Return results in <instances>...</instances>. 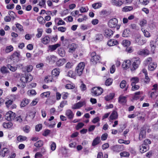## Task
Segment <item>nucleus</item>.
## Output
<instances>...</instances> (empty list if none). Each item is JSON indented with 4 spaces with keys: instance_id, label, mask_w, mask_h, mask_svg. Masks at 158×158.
Listing matches in <instances>:
<instances>
[{
    "instance_id": "obj_1",
    "label": "nucleus",
    "mask_w": 158,
    "mask_h": 158,
    "mask_svg": "<svg viewBox=\"0 0 158 158\" xmlns=\"http://www.w3.org/2000/svg\"><path fill=\"white\" fill-rule=\"evenodd\" d=\"M118 20L117 19L114 18L111 19L108 23V25L109 27L111 28H114L116 27L117 29L118 30L120 27L119 26L117 25Z\"/></svg>"
},
{
    "instance_id": "obj_2",
    "label": "nucleus",
    "mask_w": 158,
    "mask_h": 158,
    "mask_svg": "<svg viewBox=\"0 0 158 158\" xmlns=\"http://www.w3.org/2000/svg\"><path fill=\"white\" fill-rule=\"evenodd\" d=\"M91 61L92 63L95 64L97 63L100 62V60L101 59L99 56L96 55V53L95 52H93L91 53Z\"/></svg>"
},
{
    "instance_id": "obj_3",
    "label": "nucleus",
    "mask_w": 158,
    "mask_h": 158,
    "mask_svg": "<svg viewBox=\"0 0 158 158\" xmlns=\"http://www.w3.org/2000/svg\"><path fill=\"white\" fill-rule=\"evenodd\" d=\"M132 60L134 61V62L132 66L131 67V70L132 71L137 69L140 63V60L138 57L134 58Z\"/></svg>"
},
{
    "instance_id": "obj_4",
    "label": "nucleus",
    "mask_w": 158,
    "mask_h": 158,
    "mask_svg": "<svg viewBox=\"0 0 158 158\" xmlns=\"http://www.w3.org/2000/svg\"><path fill=\"white\" fill-rule=\"evenodd\" d=\"M85 66L84 63L81 62L76 67L75 71L77 72L78 76H80L82 74Z\"/></svg>"
},
{
    "instance_id": "obj_5",
    "label": "nucleus",
    "mask_w": 158,
    "mask_h": 158,
    "mask_svg": "<svg viewBox=\"0 0 158 158\" xmlns=\"http://www.w3.org/2000/svg\"><path fill=\"white\" fill-rule=\"evenodd\" d=\"M103 92V89L100 87H94L92 89V93L93 95L98 96L101 95Z\"/></svg>"
},
{
    "instance_id": "obj_6",
    "label": "nucleus",
    "mask_w": 158,
    "mask_h": 158,
    "mask_svg": "<svg viewBox=\"0 0 158 158\" xmlns=\"http://www.w3.org/2000/svg\"><path fill=\"white\" fill-rule=\"evenodd\" d=\"M5 116L7 120L10 121L14 120L16 115L15 113L9 111L6 114Z\"/></svg>"
},
{
    "instance_id": "obj_7",
    "label": "nucleus",
    "mask_w": 158,
    "mask_h": 158,
    "mask_svg": "<svg viewBox=\"0 0 158 158\" xmlns=\"http://www.w3.org/2000/svg\"><path fill=\"white\" fill-rule=\"evenodd\" d=\"M20 56V52L16 51L10 56V59L14 62H16L19 60Z\"/></svg>"
},
{
    "instance_id": "obj_8",
    "label": "nucleus",
    "mask_w": 158,
    "mask_h": 158,
    "mask_svg": "<svg viewBox=\"0 0 158 158\" xmlns=\"http://www.w3.org/2000/svg\"><path fill=\"white\" fill-rule=\"evenodd\" d=\"M47 61H48L51 64H54L57 60V58L54 55H50L47 56L46 58Z\"/></svg>"
},
{
    "instance_id": "obj_9",
    "label": "nucleus",
    "mask_w": 158,
    "mask_h": 158,
    "mask_svg": "<svg viewBox=\"0 0 158 158\" xmlns=\"http://www.w3.org/2000/svg\"><path fill=\"white\" fill-rule=\"evenodd\" d=\"M86 104L85 101L79 102L76 104H74L72 106V108L73 109H78L83 106Z\"/></svg>"
},
{
    "instance_id": "obj_10",
    "label": "nucleus",
    "mask_w": 158,
    "mask_h": 158,
    "mask_svg": "<svg viewBox=\"0 0 158 158\" xmlns=\"http://www.w3.org/2000/svg\"><path fill=\"white\" fill-rule=\"evenodd\" d=\"M137 54L142 56H146L149 54L150 51L146 48L141 49L138 51Z\"/></svg>"
},
{
    "instance_id": "obj_11",
    "label": "nucleus",
    "mask_w": 158,
    "mask_h": 158,
    "mask_svg": "<svg viewBox=\"0 0 158 158\" xmlns=\"http://www.w3.org/2000/svg\"><path fill=\"white\" fill-rule=\"evenodd\" d=\"M111 149L114 152H119L123 150V145H116L112 147Z\"/></svg>"
},
{
    "instance_id": "obj_12",
    "label": "nucleus",
    "mask_w": 158,
    "mask_h": 158,
    "mask_svg": "<svg viewBox=\"0 0 158 158\" xmlns=\"http://www.w3.org/2000/svg\"><path fill=\"white\" fill-rule=\"evenodd\" d=\"M118 118V114L117 112L114 110L112 112L109 117L110 121L111 122V120L116 119Z\"/></svg>"
},
{
    "instance_id": "obj_13",
    "label": "nucleus",
    "mask_w": 158,
    "mask_h": 158,
    "mask_svg": "<svg viewBox=\"0 0 158 158\" xmlns=\"http://www.w3.org/2000/svg\"><path fill=\"white\" fill-rule=\"evenodd\" d=\"M131 62L130 60H125L122 65V67L124 69H127L129 68L131 65Z\"/></svg>"
},
{
    "instance_id": "obj_14",
    "label": "nucleus",
    "mask_w": 158,
    "mask_h": 158,
    "mask_svg": "<svg viewBox=\"0 0 158 158\" xmlns=\"http://www.w3.org/2000/svg\"><path fill=\"white\" fill-rule=\"evenodd\" d=\"M9 151L8 149L6 148H4L2 150H1L0 152V156L4 157L5 156H6V155L8 154Z\"/></svg>"
},
{
    "instance_id": "obj_15",
    "label": "nucleus",
    "mask_w": 158,
    "mask_h": 158,
    "mask_svg": "<svg viewBox=\"0 0 158 158\" xmlns=\"http://www.w3.org/2000/svg\"><path fill=\"white\" fill-rule=\"evenodd\" d=\"M65 115L69 119H72L74 116V114L72 111L69 109L66 110Z\"/></svg>"
},
{
    "instance_id": "obj_16",
    "label": "nucleus",
    "mask_w": 158,
    "mask_h": 158,
    "mask_svg": "<svg viewBox=\"0 0 158 158\" xmlns=\"http://www.w3.org/2000/svg\"><path fill=\"white\" fill-rule=\"evenodd\" d=\"M113 34L112 30L110 29H106L104 31V35L106 37H110Z\"/></svg>"
},
{
    "instance_id": "obj_17",
    "label": "nucleus",
    "mask_w": 158,
    "mask_h": 158,
    "mask_svg": "<svg viewBox=\"0 0 158 158\" xmlns=\"http://www.w3.org/2000/svg\"><path fill=\"white\" fill-rule=\"evenodd\" d=\"M56 61V65L58 66H60L65 64L66 62V60L64 58H62L59 59Z\"/></svg>"
},
{
    "instance_id": "obj_18",
    "label": "nucleus",
    "mask_w": 158,
    "mask_h": 158,
    "mask_svg": "<svg viewBox=\"0 0 158 158\" xmlns=\"http://www.w3.org/2000/svg\"><path fill=\"white\" fill-rule=\"evenodd\" d=\"M157 67V64L155 62H151L148 65V69L151 71L154 70Z\"/></svg>"
},
{
    "instance_id": "obj_19",
    "label": "nucleus",
    "mask_w": 158,
    "mask_h": 158,
    "mask_svg": "<svg viewBox=\"0 0 158 158\" xmlns=\"http://www.w3.org/2000/svg\"><path fill=\"white\" fill-rule=\"evenodd\" d=\"M50 41V38L48 36H45L41 39V42L44 44H47Z\"/></svg>"
},
{
    "instance_id": "obj_20",
    "label": "nucleus",
    "mask_w": 158,
    "mask_h": 158,
    "mask_svg": "<svg viewBox=\"0 0 158 158\" xmlns=\"http://www.w3.org/2000/svg\"><path fill=\"white\" fill-rule=\"evenodd\" d=\"M146 146L147 145L143 144L140 146V151L141 153H143L145 152L149 149V148Z\"/></svg>"
},
{
    "instance_id": "obj_21",
    "label": "nucleus",
    "mask_w": 158,
    "mask_h": 158,
    "mask_svg": "<svg viewBox=\"0 0 158 158\" xmlns=\"http://www.w3.org/2000/svg\"><path fill=\"white\" fill-rule=\"evenodd\" d=\"M69 52H72L75 51V49L77 48V45L73 43L69 45Z\"/></svg>"
},
{
    "instance_id": "obj_22",
    "label": "nucleus",
    "mask_w": 158,
    "mask_h": 158,
    "mask_svg": "<svg viewBox=\"0 0 158 158\" xmlns=\"http://www.w3.org/2000/svg\"><path fill=\"white\" fill-rule=\"evenodd\" d=\"M145 137V131L143 128H142L141 131L139 133V139L140 140H142L143 138Z\"/></svg>"
},
{
    "instance_id": "obj_23",
    "label": "nucleus",
    "mask_w": 158,
    "mask_h": 158,
    "mask_svg": "<svg viewBox=\"0 0 158 158\" xmlns=\"http://www.w3.org/2000/svg\"><path fill=\"white\" fill-rule=\"evenodd\" d=\"M60 46V44L58 43L54 45H50L48 47L51 51L52 52L55 50L57 48Z\"/></svg>"
},
{
    "instance_id": "obj_24",
    "label": "nucleus",
    "mask_w": 158,
    "mask_h": 158,
    "mask_svg": "<svg viewBox=\"0 0 158 158\" xmlns=\"http://www.w3.org/2000/svg\"><path fill=\"white\" fill-rule=\"evenodd\" d=\"M59 55L61 57H64L65 55V52L64 49L61 48H60L57 50Z\"/></svg>"
},
{
    "instance_id": "obj_25",
    "label": "nucleus",
    "mask_w": 158,
    "mask_h": 158,
    "mask_svg": "<svg viewBox=\"0 0 158 158\" xmlns=\"http://www.w3.org/2000/svg\"><path fill=\"white\" fill-rule=\"evenodd\" d=\"M118 44V42L117 40L112 39L109 40L107 43L108 45L109 46H113Z\"/></svg>"
},
{
    "instance_id": "obj_26",
    "label": "nucleus",
    "mask_w": 158,
    "mask_h": 158,
    "mask_svg": "<svg viewBox=\"0 0 158 158\" xmlns=\"http://www.w3.org/2000/svg\"><path fill=\"white\" fill-rule=\"evenodd\" d=\"M100 142V137L98 136L97 137L93 140L92 143V145L93 146H95L99 144Z\"/></svg>"
},
{
    "instance_id": "obj_27",
    "label": "nucleus",
    "mask_w": 158,
    "mask_h": 158,
    "mask_svg": "<svg viewBox=\"0 0 158 158\" xmlns=\"http://www.w3.org/2000/svg\"><path fill=\"white\" fill-rule=\"evenodd\" d=\"M131 85H135L136 83L139 82V79L138 77H135L131 78Z\"/></svg>"
},
{
    "instance_id": "obj_28",
    "label": "nucleus",
    "mask_w": 158,
    "mask_h": 158,
    "mask_svg": "<svg viewBox=\"0 0 158 158\" xmlns=\"http://www.w3.org/2000/svg\"><path fill=\"white\" fill-rule=\"evenodd\" d=\"M126 97L125 96H120L119 98L118 102L120 103H125L126 102Z\"/></svg>"
},
{
    "instance_id": "obj_29",
    "label": "nucleus",
    "mask_w": 158,
    "mask_h": 158,
    "mask_svg": "<svg viewBox=\"0 0 158 158\" xmlns=\"http://www.w3.org/2000/svg\"><path fill=\"white\" fill-rule=\"evenodd\" d=\"M143 94V92H142L140 91L138 92L135 93V95L134 97L133 98V99L135 100H137L139 98V95Z\"/></svg>"
},
{
    "instance_id": "obj_30",
    "label": "nucleus",
    "mask_w": 158,
    "mask_h": 158,
    "mask_svg": "<svg viewBox=\"0 0 158 158\" xmlns=\"http://www.w3.org/2000/svg\"><path fill=\"white\" fill-rule=\"evenodd\" d=\"M141 31L143 32L144 36L147 38H149L151 36L150 34L147 30L142 28L141 29Z\"/></svg>"
},
{
    "instance_id": "obj_31",
    "label": "nucleus",
    "mask_w": 158,
    "mask_h": 158,
    "mask_svg": "<svg viewBox=\"0 0 158 158\" xmlns=\"http://www.w3.org/2000/svg\"><path fill=\"white\" fill-rule=\"evenodd\" d=\"M29 100L27 99H24L21 102L20 106L21 107L25 106L27 105L29 103Z\"/></svg>"
},
{
    "instance_id": "obj_32",
    "label": "nucleus",
    "mask_w": 158,
    "mask_h": 158,
    "mask_svg": "<svg viewBox=\"0 0 158 158\" xmlns=\"http://www.w3.org/2000/svg\"><path fill=\"white\" fill-rule=\"evenodd\" d=\"M32 69L33 67L32 65H28L24 68V72H30L32 71Z\"/></svg>"
},
{
    "instance_id": "obj_33",
    "label": "nucleus",
    "mask_w": 158,
    "mask_h": 158,
    "mask_svg": "<svg viewBox=\"0 0 158 158\" xmlns=\"http://www.w3.org/2000/svg\"><path fill=\"white\" fill-rule=\"evenodd\" d=\"M37 20L39 23L41 24H44L45 23L44 19L41 16L38 17L37 18Z\"/></svg>"
},
{
    "instance_id": "obj_34",
    "label": "nucleus",
    "mask_w": 158,
    "mask_h": 158,
    "mask_svg": "<svg viewBox=\"0 0 158 158\" xmlns=\"http://www.w3.org/2000/svg\"><path fill=\"white\" fill-rule=\"evenodd\" d=\"M13 47L12 45L7 46L5 49V52L6 53L10 52L13 50Z\"/></svg>"
},
{
    "instance_id": "obj_35",
    "label": "nucleus",
    "mask_w": 158,
    "mask_h": 158,
    "mask_svg": "<svg viewBox=\"0 0 158 158\" xmlns=\"http://www.w3.org/2000/svg\"><path fill=\"white\" fill-rule=\"evenodd\" d=\"M50 93L49 91L46 92L42 93L40 96L43 98L48 97L50 95Z\"/></svg>"
},
{
    "instance_id": "obj_36",
    "label": "nucleus",
    "mask_w": 158,
    "mask_h": 158,
    "mask_svg": "<svg viewBox=\"0 0 158 158\" xmlns=\"http://www.w3.org/2000/svg\"><path fill=\"white\" fill-rule=\"evenodd\" d=\"M27 83L31 81L33 79L32 76L30 74H25Z\"/></svg>"
},
{
    "instance_id": "obj_37",
    "label": "nucleus",
    "mask_w": 158,
    "mask_h": 158,
    "mask_svg": "<svg viewBox=\"0 0 158 158\" xmlns=\"http://www.w3.org/2000/svg\"><path fill=\"white\" fill-rule=\"evenodd\" d=\"M102 4L100 2L94 3L92 5V6L95 9H98L102 6Z\"/></svg>"
},
{
    "instance_id": "obj_38",
    "label": "nucleus",
    "mask_w": 158,
    "mask_h": 158,
    "mask_svg": "<svg viewBox=\"0 0 158 158\" xmlns=\"http://www.w3.org/2000/svg\"><path fill=\"white\" fill-rule=\"evenodd\" d=\"M19 76H20V80L21 81L24 83H27L26 79V77L25 74L23 75L22 74H21L20 75V74H19Z\"/></svg>"
},
{
    "instance_id": "obj_39",
    "label": "nucleus",
    "mask_w": 158,
    "mask_h": 158,
    "mask_svg": "<svg viewBox=\"0 0 158 158\" xmlns=\"http://www.w3.org/2000/svg\"><path fill=\"white\" fill-rule=\"evenodd\" d=\"M38 33L36 35V36L38 38H40L42 36L43 30L41 28H38L37 29Z\"/></svg>"
},
{
    "instance_id": "obj_40",
    "label": "nucleus",
    "mask_w": 158,
    "mask_h": 158,
    "mask_svg": "<svg viewBox=\"0 0 158 158\" xmlns=\"http://www.w3.org/2000/svg\"><path fill=\"white\" fill-rule=\"evenodd\" d=\"M52 77L51 76H47L45 77L44 79V81L45 82L48 83L50 82H52Z\"/></svg>"
},
{
    "instance_id": "obj_41",
    "label": "nucleus",
    "mask_w": 158,
    "mask_h": 158,
    "mask_svg": "<svg viewBox=\"0 0 158 158\" xmlns=\"http://www.w3.org/2000/svg\"><path fill=\"white\" fill-rule=\"evenodd\" d=\"M43 144V142L41 140H39L35 143L34 145L36 147H40L42 146Z\"/></svg>"
},
{
    "instance_id": "obj_42",
    "label": "nucleus",
    "mask_w": 158,
    "mask_h": 158,
    "mask_svg": "<svg viewBox=\"0 0 158 158\" xmlns=\"http://www.w3.org/2000/svg\"><path fill=\"white\" fill-rule=\"evenodd\" d=\"M114 97V95L113 94H110L105 97V100L107 101H109L112 99Z\"/></svg>"
},
{
    "instance_id": "obj_43",
    "label": "nucleus",
    "mask_w": 158,
    "mask_h": 158,
    "mask_svg": "<svg viewBox=\"0 0 158 158\" xmlns=\"http://www.w3.org/2000/svg\"><path fill=\"white\" fill-rule=\"evenodd\" d=\"M130 42L127 40H124L122 42V44L124 47H127L130 45Z\"/></svg>"
},
{
    "instance_id": "obj_44",
    "label": "nucleus",
    "mask_w": 158,
    "mask_h": 158,
    "mask_svg": "<svg viewBox=\"0 0 158 158\" xmlns=\"http://www.w3.org/2000/svg\"><path fill=\"white\" fill-rule=\"evenodd\" d=\"M103 36L101 34H97L96 35V40L97 41H102L103 39Z\"/></svg>"
},
{
    "instance_id": "obj_45",
    "label": "nucleus",
    "mask_w": 158,
    "mask_h": 158,
    "mask_svg": "<svg viewBox=\"0 0 158 158\" xmlns=\"http://www.w3.org/2000/svg\"><path fill=\"white\" fill-rule=\"evenodd\" d=\"M7 67L11 71L13 72H15L17 69V67L13 66L10 64L8 65Z\"/></svg>"
},
{
    "instance_id": "obj_46",
    "label": "nucleus",
    "mask_w": 158,
    "mask_h": 158,
    "mask_svg": "<svg viewBox=\"0 0 158 158\" xmlns=\"http://www.w3.org/2000/svg\"><path fill=\"white\" fill-rule=\"evenodd\" d=\"M27 139V137L25 136L20 135L17 138V140L21 142Z\"/></svg>"
},
{
    "instance_id": "obj_47",
    "label": "nucleus",
    "mask_w": 158,
    "mask_h": 158,
    "mask_svg": "<svg viewBox=\"0 0 158 158\" xmlns=\"http://www.w3.org/2000/svg\"><path fill=\"white\" fill-rule=\"evenodd\" d=\"M1 72L3 74L8 72L7 68L5 66H3L0 69Z\"/></svg>"
},
{
    "instance_id": "obj_48",
    "label": "nucleus",
    "mask_w": 158,
    "mask_h": 158,
    "mask_svg": "<svg viewBox=\"0 0 158 158\" xmlns=\"http://www.w3.org/2000/svg\"><path fill=\"white\" fill-rule=\"evenodd\" d=\"M113 82V80L111 78L107 79L106 81L105 84L106 86H109Z\"/></svg>"
},
{
    "instance_id": "obj_49",
    "label": "nucleus",
    "mask_w": 158,
    "mask_h": 158,
    "mask_svg": "<svg viewBox=\"0 0 158 158\" xmlns=\"http://www.w3.org/2000/svg\"><path fill=\"white\" fill-rule=\"evenodd\" d=\"M3 126L5 128H9L12 126V124L11 123H4Z\"/></svg>"
},
{
    "instance_id": "obj_50",
    "label": "nucleus",
    "mask_w": 158,
    "mask_h": 158,
    "mask_svg": "<svg viewBox=\"0 0 158 158\" xmlns=\"http://www.w3.org/2000/svg\"><path fill=\"white\" fill-rule=\"evenodd\" d=\"M59 71L58 69H55L52 71V74L55 76H57L59 74Z\"/></svg>"
},
{
    "instance_id": "obj_51",
    "label": "nucleus",
    "mask_w": 158,
    "mask_h": 158,
    "mask_svg": "<svg viewBox=\"0 0 158 158\" xmlns=\"http://www.w3.org/2000/svg\"><path fill=\"white\" fill-rule=\"evenodd\" d=\"M132 9L133 7L132 6H126L123 8V10L125 12H127L131 10Z\"/></svg>"
},
{
    "instance_id": "obj_52",
    "label": "nucleus",
    "mask_w": 158,
    "mask_h": 158,
    "mask_svg": "<svg viewBox=\"0 0 158 158\" xmlns=\"http://www.w3.org/2000/svg\"><path fill=\"white\" fill-rule=\"evenodd\" d=\"M30 127L29 126L26 125L23 128V130L24 132L28 133L30 131Z\"/></svg>"
},
{
    "instance_id": "obj_53",
    "label": "nucleus",
    "mask_w": 158,
    "mask_h": 158,
    "mask_svg": "<svg viewBox=\"0 0 158 158\" xmlns=\"http://www.w3.org/2000/svg\"><path fill=\"white\" fill-rule=\"evenodd\" d=\"M120 154L121 157H128L129 156V153L126 152H121Z\"/></svg>"
},
{
    "instance_id": "obj_54",
    "label": "nucleus",
    "mask_w": 158,
    "mask_h": 158,
    "mask_svg": "<svg viewBox=\"0 0 158 158\" xmlns=\"http://www.w3.org/2000/svg\"><path fill=\"white\" fill-rule=\"evenodd\" d=\"M158 95V93L156 91L152 92L151 94V97L153 99L155 98Z\"/></svg>"
},
{
    "instance_id": "obj_55",
    "label": "nucleus",
    "mask_w": 158,
    "mask_h": 158,
    "mask_svg": "<svg viewBox=\"0 0 158 158\" xmlns=\"http://www.w3.org/2000/svg\"><path fill=\"white\" fill-rule=\"evenodd\" d=\"M88 10L87 8L83 6L81 7L79 9V10L81 13L87 12L88 11Z\"/></svg>"
},
{
    "instance_id": "obj_56",
    "label": "nucleus",
    "mask_w": 158,
    "mask_h": 158,
    "mask_svg": "<svg viewBox=\"0 0 158 158\" xmlns=\"http://www.w3.org/2000/svg\"><path fill=\"white\" fill-rule=\"evenodd\" d=\"M127 83L125 81L123 80L122 81L120 84V87L121 88H124L126 86Z\"/></svg>"
},
{
    "instance_id": "obj_57",
    "label": "nucleus",
    "mask_w": 158,
    "mask_h": 158,
    "mask_svg": "<svg viewBox=\"0 0 158 158\" xmlns=\"http://www.w3.org/2000/svg\"><path fill=\"white\" fill-rule=\"evenodd\" d=\"M140 3L143 5H146L149 2V0H139Z\"/></svg>"
},
{
    "instance_id": "obj_58",
    "label": "nucleus",
    "mask_w": 158,
    "mask_h": 158,
    "mask_svg": "<svg viewBox=\"0 0 158 158\" xmlns=\"http://www.w3.org/2000/svg\"><path fill=\"white\" fill-rule=\"evenodd\" d=\"M58 30L62 32H64L66 30V28L65 27H58Z\"/></svg>"
},
{
    "instance_id": "obj_59",
    "label": "nucleus",
    "mask_w": 158,
    "mask_h": 158,
    "mask_svg": "<svg viewBox=\"0 0 158 158\" xmlns=\"http://www.w3.org/2000/svg\"><path fill=\"white\" fill-rule=\"evenodd\" d=\"M42 126L41 124H39L35 126V129L36 131H39L42 128Z\"/></svg>"
},
{
    "instance_id": "obj_60",
    "label": "nucleus",
    "mask_w": 158,
    "mask_h": 158,
    "mask_svg": "<svg viewBox=\"0 0 158 158\" xmlns=\"http://www.w3.org/2000/svg\"><path fill=\"white\" fill-rule=\"evenodd\" d=\"M56 147V145L54 142H52L51 145V149L52 151H54Z\"/></svg>"
},
{
    "instance_id": "obj_61",
    "label": "nucleus",
    "mask_w": 158,
    "mask_h": 158,
    "mask_svg": "<svg viewBox=\"0 0 158 158\" xmlns=\"http://www.w3.org/2000/svg\"><path fill=\"white\" fill-rule=\"evenodd\" d=\"M16 27L20 31H23V27L19 23L16 24Z\"/></svg>"
},
{
    "instance_id": "obj_62",
    "label": "nucleus",
    "mask_w": 158,
    "mask_h": 158,
    "mask_svg": "<svg viewBox=\"0 0 158 158\" xmlns=\"http://www.w3.org/2000/svg\"><path fill=\"white\" fill-rule=\"evenodd\" d=\"M65 87L68 89H72L74 88L75 86L70 84H68L66 85Z\"/></svg>"
},
{
    "instance_id": "obj_63",
    "label": "nucleus",
    "mask_w": 158,
    "mask_h": 158,
    "mask_svg": "<svg viewBox=\"0 0 158 158\" xmlns=\"http://www.w3.org/2000/svg\"><path fill=\"white\" fill-rule=\"evenodd\" d=\"M84 125V124L82 123H79L77 125L76 129L77 130H79L82 128Z\"/></svg>"
},
{
    "instance_id": "obj_64",
    "label": "nucleus",
    "mask_w": 158,
    "mask_h": 158,
    "mask_svg": "<svg viewBox=\"0 0 158 158\" xmlns=\"http://www.w3.org/2000/svg\"><path fill=\"white\" fill-rule=\"evenodd\" d=\"M62 98L64 99H66L68 98L69 94L67 93L63 92L62 94Z\"/></svg>"
}]
</instances>
